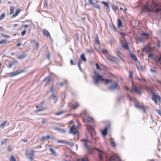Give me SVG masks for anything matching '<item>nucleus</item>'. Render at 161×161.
<instances>
[{"mask_svg":"<svg viewBox=\"0 0 161 161\" xmlns=\"http://www.w3.org/2000/svg\"><path fill=\"white\" fill-rule=\"evenodd\" d=\"M93 79V82L96 84L97 85L99 82L100 80L102 81V79L103 78L102 75H93L92 76Z\"/></svg>","mask_w":161,"mask_h":161,"instance_id":"7ed1b4c3","label":"nucleus"},{"mask_svg":"<svg viewBox=\"0 0 161 161\" xmlns=\"http://www.w3.org/2000/svg\"><path fill=\"white\" fill-rule=\"evenodd\" d=\"M129 77L130 78H133V73L130 70L129 71Z\"/></svg>","mask_w":161,"mask_h":161,"instance_id":"09e8293b","label":"nucleus"},{"mask_svg":"<svg viewBox=\"0 0 161 161\" xmlns=\"http://www.w3.org/2000/svg\"><path fill=\"white\" fill-rule=\"evenodd\" d=\"M130 57L134 61H138L137 57L135 54L133 53H130Z\"/></svg>","mask_w":161,"mask_h":161,"instance_id":"5701e85b","label":"nucleus"},{"mask_svg":"<svg viewBox=\"0 0 161 161\" xmlns=\"http://www.w3.org/2000/svg\"><path fill=\"white\" fill-rule=\"evenodd\" d=\"M79 106V104L78 103H77L76 104H74L73 105V108L75 110Z\"/></svg>","mask_w":161,"mask_h":161,"instance_id":"4c0bfd02","label":"nucleus"},{"mask_svg":"<svg viewBox=\"0 0 161 161\" xmlns=\"http://www.w3.org/2000/svg\"><path fill=\"white\" fill-rule=\"evenodd\" d=\"M57 142L58 143H64L66 144L67 141L64 140H57Z\"/></svg>","mask_w":161,"mask_h":161,"instance_id":"2f4dec72","label":"nucleus"},{"mask_svg":"<svg viewBox=\"0 0 161 161\" xmlns=\"http://www.w3.org/2000/svg\"><path fill=\"white\" fill-rule=\"evenodd\" d=\"M161 11V8H156L155 10V12H158Z\"/></svg>","mask_w":161,"mask_h":161,"instance_id":"774afa93","label":"nucleus"},{"mask_svg":"<svg viewBox=\"0 0 161 161\" xmlns=\"http://www.w3.org/2000/svg\"><path fill=\"white\" fill-rule=\"evenodd\" d=\"M8 148V151L11 152L12 151V147H11V146L10 145H8V146L7 147Z\"/></svg>","mask_w":161,"mask_h":161,"instance_id":"6e6d98bb","label":"nucleus"},{"mask_svg":"<svg viewBox=\"0 0 161 161\" xmlns=\"http://www.w3.org/2000/svg\"><path fill=\"white\" fill-rule=\"evenodd\" d=\"M109 59L111 60H112L113 61H115L117 60V58L111 56L109 58Z\"/></svg>","mask_w":161,"mask_h":161,"instance_id":"ea45409f","label":"nucleus"},{"mask_svg":"<svg viewBox=\"0 0 161 161\" xmlns=\"http://www.w3.org/2000/svg\"><path fill=\"white\" fill-rule=\"evenodd\" d=\"M112 138H111L110 144L113 147H114L116 146V143L113 141L112 140Z\"/></svg>","mask_w":161,"mask_h":161,"instance_id":"c03bdc74","label":"nucleus"},{"mask_svg":"<svg viewBox=\"0 0 161 161\" xmlns=\"http://www.w3.org/2000/svg\"><path fill=\"white\" fill-rule=\"evenodd\" d=\"M26 32V31L25 30H24L21 32V35L22 36H24L25 35Z\"/></svg>","mask_w":161,"mask_h":161,"instance_id":"e2e57ef3","label":"nucleus"},{"mask_svg":"<svg viewBox=\"0 0 161 161\" xmlns=\"http://www.w3.org/2000/svg\"><path fill=\"white\" fill-rule=\"evenodd\" d=\"M68 81L67 80H65L64 82H61L60 83V86H64V84L67 83Z\"/></svg>","mask_w":161,"mask_h":161,"instance_id":"58836bf2","label":"nucleus"},{"mask_svg":"<svg viewBox=\"0 0 161 161\" xmlns=\"http://www.w3.org/2000/svg\"><path fill=\"white\" fill-rule=\"evenodd\" d=\"M146 11L147 12L153 11L154 12V8L153 5L146 8Z\"/></svg>","mask_w":161,"mask_h":161,"instance_id":"4be33fe9","label":"nucleus"},{"mask_svg":"<svg viewBox=\"0 0 161 161\" xmlns=\"http://www.w3.org/2000/svg\"><path fill=\"white\" fill-rule=\"evenodd\" d=\"M96 67L97 69H100L102 70V69L100 68L99 65L97 63L96 64Z\"/></svg>","mask_w":161,"mask_h":161,"instance_id":"5fc2aeb1","label":"nucleus"},{"mask_svg":"<svg viewBox=\"0 0 161 161\" xmlns=\"http://www.w3.org/2000/svg\"><path fill=\"white\" fill-rule=\"evenodd\" d=\"M10 161H16L15 158L13 155H11L10 158Z\"/></svg>","mask_w":161,"mask_h":161,"instance_id":"a18cd8bd","label":"nucleus"},{"mask_svg":"<svg viewBox=\"0 0 161 161\" xmlns=\"http://www.w3.org/2000/svg\"><path fill=\"white\" fill-rule=\"evenodd\" d=\"M114 86H111L109 87V89L110 90L114 91L115 90L118 89V83L117 82H114Z\"/></svg>","mask_w":161,"mask_h":161,"instance_id":"f8f14e48","label":"nucleus"},{"mask_svg":"<svg viewBox=\"0 0 161 161\" xmlns=\"http://www.w3.org/2000/svg\"><path fill=\"white\" fill-rule=\"evenodd\" d=\"M110 161H121V160L119 156L114 155L110 156Z\"/></svg>","mask_w":161,"mask_h":161,"instance_id":"6e6552de","label":"nucleus"},{"mask_svg":"<svg viewBox=\"0 0 161 161\" xmlns=\"http://www.w3.org/2000/svg\"><path fill=\"white\" fill-rule=\"evenodd\" d=\"M65 112V111H62L60 112H57V113H56L55 114L56 115H61L64 113Z\"/></svg>","mask_w":161,"mask_h":161,"instance_id":"de8ad7c7","label":"nucleus"},{"mask_svg":"<svg viewBox=\"0 0 161 161\" xmlns=\"http://www.w3.org/2000/svg\"><path fill=\"white\" fill-rule=\"evenodd\" d=\"M43 34L49 39L51 40L52 39L51 36L49 32L47 30L44 29L43 31Z\"/></svg>","mask_w":161,"mask_h":161,"instance_id":"9b49d317","label":"nucleus"},{"mask_svg":"<svg viewBox=\"0 0 161 161\" xmlns=\"http://www.w3.org/2000/svg\"><path fill=\"white\" fill-rule=\"evenodd\" d=\"M14 7L13 6H11L10 8V13L9 14H12L13 13L14 11Z\"/></svg>","mask_w":161,"mask_h":161,"instance_id":"473e14b6","label":"nucleus"},{"mask_svg":"<svg viewBox=\"0 0 161 161\" xmlns=\"http://www.w3.org/2000/svg\"><path fill=\"white\" fill-rule=\"evenodd\" d=\"M94 149L98 152V157L100 161H102L103 160V155H104L105 153L98 148L95 147Z\"/></svg>","mask_w":161,"mask_h":161,"instance_id":"423d86ee","label":"nucleus"},{"mask_svg":"<svg viewBox=\"0 0 161 161\" xmlns=\"http://www.w3.org/2000/svg\"><path fill=\"white\" fill-rule=\"evenodd\" d=\"M70 64H71V65H75V64H75V63H74V61H73V59H71L70 60Z\"/></svg>","mask_w":161,"mask_h":161,"instance_id":"052dcab7","label":"nucleus"},{"mask_svg":"<svg viewBox=\"0 0 161 161\" xmlns=\"http://www.w3.org/2000/svg\"><path fill=\"white\" fill-rule=\"evenodd\" d=\"M81 60H79L78 62V67L79 69V70H80V71H82V69L80 66V64H81Z\"/></svg>","mask_w":161,"mask_h":161,"instance_id":"72a5a7b5","label":"nucleus"},{"mask_svg":"<svg viewBox=\"0 0 161 161\" xmlns=\"http://www.w3.org/2000/svg\"><path fill=\"white\" fill-rule=\"evenodd\" d=\"M103 53L105 54L107 53L108 52V51L106 49H103L102 51Z\"/></svg>","mask_w":161,"mask_h":161,"instance_id":"0e129e2a","label":"nucleus"},{"mask_svg":"<svg viewBox=\"0 0 161 161\" xmlns=\"http://www.w3.org/2000/svg\"><path fill=\"white\" fill-rule=\"evenodd\" d=\"M94 73L95 74V75H101L99 74V72H97L95 71H94Z\"/></svg>","mask_w":161,"mask_h":161,"instance_id":"680f3d73","label":"nucleus"},{"mask_svg":"<svg viewBox=\"0 0 161 161\" xmlns=\"http://www.w3.org/2000/svg\"><path fill=\"white\" fill-rule=\"evenodd\" d=\"M81 141L84 142V147L87 149L89 150L90 149L89 146L87 145V143L89 142V140L87 139H82Z\"/></svg>","mask_w":161,"mask_h":161,"instance_id":"f3484780","label":"nucleus"},{"mask_svg":"<svg viewBox=\"0 0 161 161\" xmlns=\"http://www.w3.org/2000/svg\"><path fill=\"white\" fill-rule=\"evenodd\" d=\"M17 61L16 60H15L14 61L9 62L8 65L7 66L9 68H12L13 66L15 64H17Z\"/></svg>","mask_w":161,"mask_h":161,"instance_id":"aec40b11","label":"nucleus"},{"mask_svg":"<svg viewBox=\"0 0 161 161\" xmlns=\"http://www.w3.org/2000/svg\"><path fill=\"white\" fill-rule=\"evenodd\" d=\"M7 123V120H5L0 125L1 127H3L6 125Z\"/></svg>","mask_w":161,"mask_h":161,"instance_id":"79ce46f5","label":"nucleus"},{"mask_svg":"<svg viewBox=\"0 0 161 161\" xmlns=\"http://www.w3.org/2000/svg\"><path fill=\"white\" fill-rule=\"evenodd\" d=\"M102 3L106 7V9L108 12H109L110 11V8L109 5V3L107 2H102Z\"/></svg>","mask_w":161,"mask_h":161,"instance_id":"2eb2a0df","label":"nucleus"},{"mask_svg":"<svg viewBox=\"0 0 161 161\" xmlns=\"http://www.w3.org/2000/svg\"><path fill=\"white\" fill-rule=\"evenodd\" d=\"M152 48L150 47H147L145 46L142 49V51L147 53H150L152 51Z\"/></svg>","mask_w":161,"mask_h":161,"instance_id":"4468645a","label":"nucleus"},{"mask_svg":"<svg viewBox=\"0 0 161 161\" xmlns=\"http://www.w3.org/2000/svg\"><path fill=\"white\" fill-rule=\"evenodd\" d=\"M20 11V10L19 8L17 9L15 13L13 15V17H14L17 16L18 15V14H19Z\"/></svg>","mask_w":161,"mask_h":161,"instance_id":"cd10ccee","label":"nucleus"},{"mask_svg":"<svg viewBox=\"0 0 161 161\" xmlns=\"http://www.w3.org/2000/svg\"><path fill=\"white\" fill-rule=\"evenodd\" d=\"M151 93L152 94V97L153 100L154 101L156 104H158V103L157 101L158 100V95L155 94L154 91L151 88H149Z\"/></svg>","mask_w":161,"mask_h":161,"instance_id":"f257e3e1","label":"nucleus"},{"mask_svg":"<svg viewBox=\"0 0 161 161\" xmlns=\"http://www.w3.org/2000/svg\"><path fill=\"white\" fill-rule=\"evenodd\" d=\"M93 121V119L92 118H91L90 119H88L87 120L86 122L87 123H89L91 122H92Z\"/></svg>","mask_w":161,"mask_h":161,"instance_id":"bf43d9fd","label":"nucleus"},{"mask_svg":"<svg viewBox=\"0 0 161 161\" xmlns=\"http://www.w3.org/2000/svg\"><path fill=\"white\" fill-rule=\"evenodd\" d=\"M88 159L87 158H79L77 159V161H87Z\"/></svg>","mask_w":161,"mask_h":161,"instance_id":"e433bc0d","label":"nucleus"},{"mask_svg":"<svg viewBox=\"0 0 161 161\" xmlns=\"http://www.w3.org/2000/svg\"><path fill=\"white\" fill-rule=\"evenodd\" d=\"M25 69H20V70H16L15 72H12L9 73V77L15 76L21 73L25 72Z\"/></svg>","mask_w":161,"mask_h":161,"instance_id":"f03ea898","label":"nucleus"},{"mask_svg":"<svg viewBox=\"0 0 161 161\" xmlns=\"http://www.w3.org/2000/svg\"><path fill=\"white\" fill-rule=\"evenodd\" d=\"M155 111L158 114L161 116V110L160 109H156Z\"/></svg>","mask_w":161,"mask_h":161,"instance_id":"3c124183","label":"nucleus"},{"mask_svg":"<svg viewBox=\"0 0 161 161\" xmlns=\"http://www.w3.org/2000/svg\"><path fill=\"white\" fill-rule=\"evenodd\" d=\"M53 129L55 130L60 131L61 133H64L65 132V130H64V129H62L60 128L56 127H54Z\"/></svg>","mask_w":161,"mask_h":161,"instance_id":"b1692460","label":"nucleus"},{"mask_svg":"<svg viewBox=\"0 0 161 161\" xmlns=\"http://www.w3.org/2000/svg\"><path fill=\"white\" fill-rule=\"evenodd\" d=\"M143 106H142L140 105H138L137 104H135V107L136 108H137L139 109H141L142 107Z\"/></svg>","mask_w":161,"mask_h":161,"instance_id":"8fccbe9b","label":"nucleus"},{"mask_svg":"<svg viewBox=\"0 0 161 161\" xmlns=\"http://www.w3.org/2000/svg\"><path fill=\"white\" fill-rule=\"evenodd\" d=\"M46 109V108H39L38 109V111H39V112H41V111H44V110H45Z\"/></svg>","mask_w":161,"mask_h":161,"instance_id":"338daca9","label":"nucleus"},{"mask_svg":"<svg viewBox=\"0 0 161 161\" xmlns=\"http://www.w3.org/2000/svg\"><path fill=\"white\" fill-rule=\"evenodd\" d=\"M81 59L84 61L86 62V59L84 53H82L80 56Z\"/></svg>","mask_w":161,"mask_h":161,"instance_id":"bb28decb","label":"nucleus"},{"mask_svg":"<svg viewBox=\"0 0 161 161\" xmlns=\"http://www.w3.org/2000/svg\"><path fill=\"white\" fill-rule=\"evenodd\" d=\"M124 41H121V44L122 47L125 49H129L128 43L125 42Z\"/></svg>","mask_w":161,"mask_h":161,"instance_id":"dca6fc26","label":"nucleus"},{"mask_svg":"<svg viewBox=\"0 0 161 161\" xmlns=\"http://www.w3.org/2000/svg\"><path fill=\"white\" fill-rule=\"evenodd\" d=\"M102 81L104 82L105 84H107L110 83H112L113 81L112 79H105L103 78L102 79Z\"/></svg>","mask_w":161,"mask_h":161,"instance_id":"a211bd4d","label":"nucleus"},{"mask_svg":"<svg viewBox=\"0 0 161 161\" xmlns=\"http://www.w3.org/2000/svg\"><path fill=\"white\" fill-rule=\"evenodd\" d=\"M87 129L90 132L92 138H93V137L96 135V133L94 130L91 126H88Z\"/></svg>","mask_w":161,"mask_h":161,"instance_id":"39448f33","label":"nucleus"},{"mask_svg":"<svg viewBox=\"0 0 161 161\" xmlns=\"http://www.w3.org/2000/svg\"><path fill=\"white\" fill-rule=\"evenodd\" d=\"M75 127L74 125H73L70 128V130L69 133L70 134H73V135H75L77 134V132L74 131L73 130Z\"/></svg>","mask_w":161,"mask_h":161,"instance_id":"6ab92c4d","label":"nucleus"},{"mask_svg":"<svg viewBox=\"0 0 161 161\" xmlns=\"http://www.w3.org/2000/svg\"><path fill=\"white\" fill-rule=\"evenodd\" d=\"M117 49V50H116V54L119 57L122 58V57L123 56L122 53L121 52H120L118 49Z\"/></svg>","mask_w":161,"mask_h":161,"instance_id":"393cba45","label":"nucleus"},{"mask_svg":"<svg viewBox=\"0 0 161 161\" xmlns=\"http://www.w3.org/2000/svg\"><path fill=\"white\" fill-rule=\"evenodd\" d=\"M153 53H150L148 55V57L149 58H153Z\"/></svg>","mask_w":161,"mask_h":161,"instance_id":"4d7b16f0","label":"nucleus"},{"mask_svg":"<svg viewBox=\"0 0 161 161\" xmlns=\"http://www.w3.org/2000/svg\"><path fill=\"white\" fill-rule=\"evenodd\" d=\"M110 125H108L104 128V129L101 131L102 134L103 136H105L107 135L108 133V128L110 127Z\"/></svg>","mask_w":161,"mask_h":161,"instance_id":"9d476101","label":"nucleus"},{"mask_svg":"<svg viewBox=\"0 0 161 161\" xmlns=\"http://www.w3.org/2000/svg\"><path fill=\"white\" fill-rule=\"evenodd\" d=\"M6 16V14L5 13H3L1 14L0 16V21L3 19Z\"/></svg>","mask_w":161,"mask_h":161,"instance_id":"c9c22d12","label":"nucleus"},{"mask_svg":"<svg viewBox=\"0 0 161 161\" xmlns=\"http://www.w3.org/2000/svg\"><path fill=\"white\" fill-rule=\"evenodd\" d=\"M34 150H32L31 151L30 153H28L27 151H26L25 153V155L28 156L27 158L30 161H32L34 158Z\"/></svg>","mask_w":161,"mask_h":161,"instance_id":"20e7f679","label":"nucleus"},{"mask_svg":"<svg viewBox=\"0 0 161 161\" xmlns=\"http://www.w3.org/2000/svg\"><path fill=\"white\" fill-rule=\"evenodd\" d=\"M112 8L114 11H116L118 9V7L115 5L112 7Z\"/></svg>","mask_w":161,"mask_h":161,"instance_id":"603ef678","label":"nucleus"},{"mask_svg":"<svg viewBox=\"0 0 161 161\" xmlns=\"http://www.w3.org/2000/svg\"><path fill=\"white\" fill-rule=\"evenodd\" d=\"M49 150L52 153V154H55L56 153L55 151L53 148H50L49 149Z\"/></svg>","mask_w":161,"mask_h":161,"instance_id":"37998d69","label":"nucleus"},{"mask_svg":"<svg viewBox=\"0 0 161 161\" xmlns=\"http://www.w3.org/2000/svg\"><path fill=\"white\" fill-rule=\"evenodd\" d=\"M120 34L122 37V39L124 40H125V37L126 36L125 33L124 32H120Z\"/></svg>","mask_w":161,"mask_h":161,"instance_id":"c756f323","label":"nucleus"},{"mask_svg":"<svg viewBox=\"0 0 161 161\" xmlns=\"http://www.w3.org/2000/svg\"><path fill=\"white\" fill-rule=\"evenodd\" d=\"M52 81V79L50 78H49L48 79L47 81H46L45 84V86H47L48 85H49Z\"/></svg>","mask_w":161,"mask_h":161,"instance_id":"7c9ffc66","label":"nucleus"},{"mask_svg":"<svg viewBox=\"0 0 161 161\" xmlns=\"http://www.w3.org/2000/svg\"><path fill=\"white\" fill-rule=\"evenodd\" d=\"M136 66L138 70H141L143 71H146L145 67H143L140 65V63L139 61H137L136 64Z\"/></svg>","mask_w":161,"mask_h":161,"instance_id":"1a4fd4ad","label":"nucleus"},{"mask_svg":"<svg viewBox=\"0 0 161 161\" xmlns=\"http://www.w3.org/2000/svg\"><path fill=\"white\" fill-rule=\"evenodd\" d=\"M52 99L54 101V103H56L57 101V98L56 96L54 94H53L52 95Z\"/></svg>","mask_w":161,"mask_h":161,"instance_id":"c85d7f7f","label":"nucleus"},{"mask_svg":"<svg viewBox=\"0 0 161 161\" xmlns=\"http://www.w3.org/2000/svg\"><path fill=\"white\" fill-rule=\"evenodd\" d=\"M112 29L114 31L116 32L117 31V30L115 27V26H114V25H113V26H112Z\"/></svg>","mask_w":161,"mask_h":161,"instance_id":"69168bd1","label":"nucleus"},{"mask_svg":"<svg viewBox=\"0 0 161 161\" xmlns=\"http://www.w3.org/2000/svg\"><path fill=\"white\" fill-rule=\"evenodd\" d=\"M27 55L25 52H23L21 55H20L17 57V58L19 59H22L26 58Z\"/></svg>","mask_w":161,"mask_h":161,"instance_id":"412c9836","label":"nucleus"},{"mask_svg":"<svg viewBox=\"0 0 161 161\" xmlns=\"http://www.w3.org/2000/svg\"><path fill=\"white\" fill-rule=\"evenodd\" d=\"M130 92L131 93L135 92L136 93L140 95L142 94V92L141 90L136 86H134L132 87V88L130 90Z\"/></svg>","mask_w":161,"mask_h":161,"instance_id":"0eeeda50","label":"nucleus"},{"mask_svg":"<svg viewBox=\"0 0 161 161\" xmlns=\"http://www.w3.org/2000/svg\"><path fill=\"white\" fill-rule=\"evenodd\" d=\"M161 61V56L158 57L157 58V60H156V62H159Z\"/></svg>","mask_w":161,"mask_h":161,"instance_id":"13d9d810","label":"nucleus"},{"mask_svg":"<svg viewBox=\"0 0 161 161\" xmlns=\"http://www.w3.org/2000/svg\"><path fill=\"white\" fill-rule=\"evenodd\" d=\"M66 144L69 145L70 147H73L75 145L74 143H73L69 142L67 141V142H66Z\"/></svg>","mask_w":161,"mask_h":161,"instance_id":"49530a36","label":"nucleus"},{"mask_svg":"<svg viewBox=\"0 0 161 161\" xmlns=\"http://www.w3.org/2000/svg\"><path fill=\"white\" fill-rule=\"evenodd\" d=\"M149 34L144 32H142L141 34V37L142 39H147L149 37Z\"/></svg>","mask_w":161,"mask_h":161,"instance_id":"ddd939ff","label":"nucleus"},{"mask_svg":"<svg viewBox=\"0 0 161 161\" xmlns=\"http://www.w3.org/2000/svg\"><path fill=\"white\" fill-rule=\"evenodd\" d=\"M117 25L118 27H120L122 25V22L119 18H118L117 19Z\"/></svg>","mask_w":161,"mask_h":161,"instance_id":"a878e982","label":"nucleus"},{"mask_svg":"<svg viewBox=\"0 0 161 161\" xmlns=\"http://www.w3.org/2000/svg\"><path fill=\"white\" fill-rule=\"evenodd\" d=\"M146 109H147V107L143 106L141 109L143 111L144 113H146Z\"/></svg>","mask_w":161,"mask_h":161,"instance_id":"f704fd0d","label":"nucleus"},{"mask_svg":"<svg viewBox=\"0 0 161 161\" xmlns=\"http://www.w3.org/2000/svg\"><path fill=\"white\" fill-rule=\"evenodd\" d=\"M93 0H88L89 4L91 5H95V4L92 2Z\"/></svg>","mask_w":161,"mask_h":161,"instance_id":"864d4df0","label":"nucleus"},{"mask_svg":"<svg viewBox=\"0 0 161 161\" xmlns=\"http://www.w3.org/2000/svg\"><path fill=\"white\" fill-rule=\"evenodd\" d=\"M35 44L36 45V49L37 50L38 49L39 47V43L38 42L36 41Z\"/></svg>","mask_w":161,"mask_h":161,"instance_id":"a19ab883","label":"nucleus"}]
</instances>
